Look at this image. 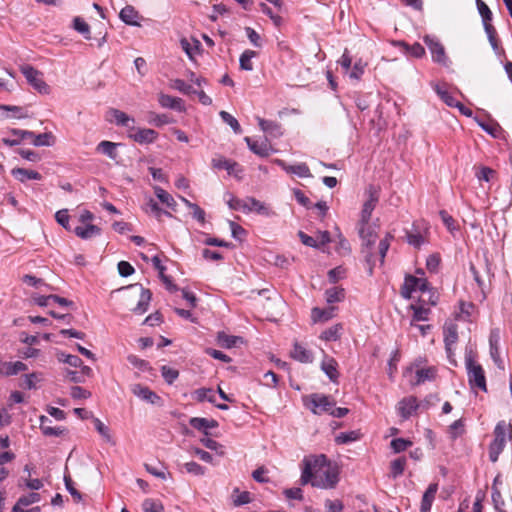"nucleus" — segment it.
I'll use <instances>...</instances> for the list:
<instances>
[{"instance_id": "obj_53", "label": "nucleus", "mask_w": 512, "mask_h": 512, "mask_svg": "<svg viewBox=\"0 0 512 512\" xmlns=\"http://www.w3.org/2000/svg\"><path fill=\"white\" fill-rule=\"evenodd\" d=\"M143 512H163V506L159 501L146 499L142 504Z\"/></svg>"}, {"instance_id": "obj_5", "label": "nucleus", "mask_w": 512, "mask_h": 512, "mask_svg": "<svg viewBox=\"0 0 512 512\" xmlns=\"http://www.w3.org/2000/svg\"><path fill=\"white\" fill-rule=\"evenodd\" d=\"M366 194L368 196V199L364 202L363 208L361 211L360 223H362V224H368V222L370 221L372 212L375 209V207L379 201V191L375 186L370 185L366 190Z\"/></svg>"}, {"instance_id": "obj_54", "label": "nucleus", "mask_w": 512, "mask_h": 512, "mask_svg": "<svg viewBox=\"0 0 512 512\" xmlns=\"http://www.w3.org/2000/svg\"><path fill=\"white\" fill-rule=\"evenodd\" d=\"M161 374L168 384H172L179 376V372L168 366L161 367Z\"/></svg>"}, {"instance_id": "obj_33", "label": "nucleus", "mask_w": 512, "mask_h": 512, "mask_svg": "<svg viewBox=\"0 0 512 512\" xmlns=\"http://www.w3.org/2000/svg\"><path fill=\"white\" fill-rule=\"evenodd\" d=\"M93 423H94L95 429L101 435L103 440H105L107 443H109L111 445L116 444V441L114 440V438L110 432V429L100 419L94 418Z\"/></svg>"}, {"instance_id": "obj_22", "label": "nucleus", "mask_w": 512, "mask_h": 512, "mask_svg": "<svg viewBox=\"0 0 512 512\" xmlns=\"http://www.w3.org/2000/svg\"><path fill=\"white\" fill-rule=\"evenodd\" d=\"M189 424L199 431H202L205 435H208V429L216 428L218 422L214 419H206L200 417H193L189 420Z\"/></svg>"}, {"instance_id": "obj_39", "label": "nucleus", "mask_w": 512, "mask_h": 512, "mask_svg": "<svg viewBox=\"0 0 512 512\" xmlns=\"http://www.w3.org/2000/svg\"><path fill=\"white\" fill-rule=\"evenodd\" d=\"M361 437V433L358 430H353L349 432H342L336 436L335 441L337 444H348L354 441L359 440Z\"/></svg>"}, {"instance_id": "obj_42", "label": "nucleus", "mask_w": 512, "mask_h": 512, "mask_svg": "<svg viewBox=\"0 0 512 512\" xmlns=\"http://www.w3.org/2000/svg\"><path fill=\"white\" fill-rule=\"evenodd\" d=\"M436 369L433 367L422 368L416 371V384L424 383L425 381H431L435 378Z\"/></svg>"}, {"instance_id": "obj_10", "label": "nucleus", "mask_w": 512, "mask_h": 512, "mask_svg": "<svg viewBox=\"0 0 512 512\" xmlns=\"http://www.w3.org/2000/svg\"><path fill=\"white\" fill-rule=\"evenodd\" d=\"M131 392L141 400L156 405L161 402L160 396H158L154 391H152L149 387L144 386L142 384L136 383L132 384Z\"/></svg>"}, {"instance_id": "obj_1", "label": "nucleus", "mask_w": 512, "mask_h": 512, "mask_svg": "<svg viewBox=\"0 0 512 512\" xmlns=\"http://www.w3.org/2000/svg\"><path fill=\"white\" fill-rule=\"evenodd\" d=\"M339 481L338 470L328 463L325 455L304 459L301 483L321 489H333Z\"/></svg>"}, {"instance_id": "obj_28", "label": "nucleus", "mask_w": 512, "mask_h": 512, "mask_svg": "<svg viewBox=\"0 0 512 512\" xmlns=\"http://www.w3.org/2000/svg\"><path fill=\"white\" fill-rule=\"evenodd\" d=\"M120 144L118 143H114V142H111V141H107V140H104V141H101L98 145H97V148L96 150L98 152H101L103 154H105L106 156H108L110 159L112 160H116L117 157H118V153L116 151V148L119 146Z\"/></svg>"}, {"instance_id": "obj_47", "label": "nucleus", "mask_w": 512, "mask_h": 512, "mask_svg": "<svg viewBox=\"0 0 512 512\" xmlns=\"http://www.w3.org/2000/svg\"><path fill=\"white\" fill-rule=\"evenodd\" d=\"M221 119L226 123L228 124L232 129L233 131L236 133V134H240L242 132V129H241V126L239 124V122L237 121V119L235 117H233L231 114H229L228 112L226 111H221L219 113Z\"/></svg>"}, {"instance_id": "obj_16", "label": "nucleus", "mask_w": 512, "mask_h": 512, "mask_svg": "<svg viewBox=\"0 0 512 512\" xmlns=\"http://www.w3.org/2000/svg\"><path fill=\"white\" fill-rule=\"evenodd\" d=\"M417 408H418V402H417L416 397H413V396L403 398L398 403L399 414L404 419H408Z\"/></svg>"}, {"instance_id": "obj_41", "label": "nucleus", "mask_w": 512, "mask_h": 512, "mask_svg": "<svg viewBox=\"0 0 512 512\" xmlns=\"http://www.w3.org/2000/svg\"><path fill=\"white\" fill-rule=\"evenodd\" d=\"M506 441L496 440L494 439L489 446V458L492 462H496L498 460L499 455L503 451L505 447Z\"/></svg>"}, {"instance_id": "obj_58", "label": "nucleus", "mask_w": 512, "mask_h": 512, "mask_svg": "<svg viewBox=\"0 0 512 512\" xmlns=\"http://www.w3.org/2000/svg\"><path fill=\"white\" fill-rule=\"evenodd\" d=\"M172 87L186 95L196 93V90L193 89L191 85L187 84L185 81L181 79L174 80L172 83Z\"/></svg>"}, {"instance_id": "obj_30", "label": "nucleus", "mask_w": 512, "mask_h": 512, "mask_svg": "<svg viewBox=\"0 0 512 512\" xmlns=\"http://www.w3.org/2000/svg\"><path fill=\"white\" fill-rule=\"evenodd\" d=\"M245 141L247 142L249 149L253 153L261 157H266L270 154L271 149L266 142L258 143L256 141H252L251 138L249 137H245Z\"/></svg>"}, {"instance_id": "obj_12", "label": "nucleus", "mask_w": 512, "mask_h": 512, "mask_svg": "<svg viewBox=\"0 0 512 512\" xmlns=\"http://www.w3.org/2000/svg\"><path fill=\"white\" fill-rule=\"evenodd\" d=\"M458 341L457 325L446 323L444 326V343L448 358L451 360L453 355L452 346Z\"/></svg>"}, {"instance_id": "obj_14", "label": "nucleus", "mask_w": 512, "mask_h": 512, "mask_svg": "<svg viewBox=\"0 0 512 512\" xmlns=\"http://www.w3.org/2000/svg\"><path fill=\"white\" fill-rule=\"evenodd\" d=\"M257 120L261 130L268 136L278 138L282 135V126L280 123L276 121L265 120L260 117H257Z\"/></svg>"}, {"instance_id": "obj_17", "label": "nucleus", "mask_w": 512, "mask_h": 512, "mask_svg": "<svg viewBox=\"0 0 512 512\" xmlns=\"http://www.w3.org/2000/svg\"><path fill=\"white\" fill-rule=\"evenodd\" d=\"M213 167L217 169H225L228 174L239 177V173L242 172L241 166L236 162H231L225 158L213 159Z\"/></svg>"}, {"instance_id": "obj_57", "label": "nucleus", "mask_w": 512, "mask_h": 512, "mask_svg": "<svg viewBox=\"0 0 512 512\" xmlns=\"http://www.w3.org/2000/svg\"><path fill=\"white\" fill-rule=\"evenodd\" d=\"M411 445V441L403 438H396L391 441V448L394 450L395 453L405 451Z\"/></svg>"}, {"instance_id": "obj_11", "label": "nucleus", "mask_w": 512, "mask_h": 512, "mask_svg": "<svg viewBox=\"0 0 512 512\" xmlns=\"http://www.w3.org/2000/svg\"><path fill=\"white\" fill-rule=\"evenodd\" d=\"M130 288H136L139 290V300L137 302V305L132 308L131 310L138 315L144 314L149 307V303L151 300V292L149 289L143 288L141 285L135 284L131 285Z\"/></svg>"}, {"instance_id": "obj_50", "label": "nucleus", "mask_w": 512, "mask_h": 512, "mask_svg": "<svg viewBox=\"0 0 512 512\" xmlns=\"http://www.w3.org/2000/svg\"><path fill=\"white\" fill-rule=\"evenodd\" d=\"M406 465V459L405 458H397L391 462L390 469H391V476L393 478H397L400 476L405 469Z\"/></svg>"}, {"instance_id": "obj_2", "label": "nucleus", "mask_w": 512, "mask_h": 512, "mask_svg": "<svg viewBox=\"0 0 512 512\" xmlns=\"http://www.w3.org/2000/svg\"><path fill=\"white\" fill-rule=\"evenodd\" d=\"M359 235H360V238L362 239V247H363L362 252L365 254V259H366L367 263L370 265L369 272L371 274L374 264L372 263L373 255L370 253L369 250L375 244L376 239L378 237L377 227L375 225H371L369 223L368 224L360 223Z\"/></svg>"}, {"instance_id": "obj_25", "label": "nucleus", "mask_w": 512, "mask_h": 512, "mask_svg": "<svg viewBox=\"0 0 512 512\" xmlns=\"http://www.w3.org/2000/svg\"><path fill=\"white\" fill-rule=\"evenodd\" d=\"M109 121L115 122L119 126L128 127L130 122H134L133 118H130L126 113L118 109H110L108 111Z\"/></svg>"}, {"instance_id": "obj_35", "label": "nucleus", "mask_w": 512, "mask_h": 512, "mask_svg": "<svg viewBox=\"0 0 512 512\" xmlns=\"http://www.w3.org/2000/svg\"><path fill=\"white\" fill-rule=\"evenodd\" d=\"M334 308L330 307L327 309L313 308L311 312V318L314 322L327 321L333 317Z\"/></svg>"}, {"instance_id": "obj_6", "label": "nucleus", "mask_w": 512, "mask_h": 512, "mask_svg": "<svg viewBox=\"0 0 512 512\" xmlns=\"http://www.w3.org/2000/svg\"><path fill=\"white\" fill-rule=\"evenodd\" d=\"M424 43L427 45L428 49L431 52L432 59L434 62L441 64L443 66L448 65V58L445 53L444 46L439 42L435 37L426 35L424 37Z\"/></svg>"}, {"instance_id": "obj_18", "label": "nucleus", "mask_w": 512, "mask_h": 512, "mask_svg": "<svg viewBox=\"0 0 512 512\" xmlns=\"http://www.w3.org/2000/svg\"><path fill=\"white\" fill-rule=\"evenodd\" d=\"M12 176L17 179L18 181L24 183L28 180H41L42 175L35 171V170H29L25 168H14L11 170Z\"/></svg>"}, {"instance_id": "obj_4", "label": "nucleus", "mask_w": 512, "mask_h": 512, "mask_svg": "<svg viewBox=\"0 0 512 512\" xmlns=\"http://www.w3.org/2000/svg\"><path fill=\"white\" fill-rule=\"evenodd\" d=\"M28 83L40 93H48L49 86L42 79V73L30 65H23L20 68Z\"/></svg>"}, {"instance_id": "obj_64", "label": "nucleus", "mask_w": 512, "mask_h": 512, "mask_svg": "<svg viewBox=\"0 0 512 512\" xmlns=\"http://www.w3.org/2000/svg\"><path fill=\"white\" fill-rule=\"evenodd\" d=\"M326 512H341L343 510V503L340 500L325 501Z\"/></svg>"}, {"instance_id": "obj_27", "label": "nucleus", "mask_w": 512, "mask_h": 512, "mask_svg": "<svg viewBox=\"0 0 512 512\" xmlns=\"http://www.w3.org/2000/svg\"><path fill=\"white\" fill-rule=\"evenodd\" d=\"M337 366L336 360L329 357H326L321 363V369L331 381H336L338 378Z\"/></svg>"}, {"instance_id": "obj_19", "label": "nucleus", "mask_w": 512, "mask_h": 512, "mask_svg": "<svg viewBox=\"0 0 512 512\" xmlns=\"http://www.w3.org/2000/svg\"><path fill=\"white\" fill-rule=\"evenodd\" d=\"M120 19L126 23L127 25L131 26H139V13L136 11V9L131 5H126L119 13Z\"/></svg>"}, {"instance_id": "obj_43", "label": "nucleus", "mask_w": 512, "mask_h": 512, "mask_svg": "<svg viewBox=\"0 0 512 512\" xmlns=\"http://www.w3.org/2000/svg\"><path fill=\"white\" fill-rule=\"evenodd\" d=\"M257 53L252 50L244 51L239 59L240 68L242 70L251 71L253 70L252 58L256 57Z\"/></svg>"}, {"instance_id": "obj_63", "label": "nucleus", "mask_w": 512, "mask_h": 512, "mask_svg": "<svg viewBox=\"0 0 512 512\" xmlns=\"http://www.w3.org/2000/svg\"><path fill=\"white\" fill-rule=\"evenodd\" d=\"M184 467L188 473L195 476H202L205 473V468L194 461L185 463Z\"/></svg>"}, {"instance_id": "obj_59", "label": "nucleus", "mask_w": 512, "mask_h": 512, "mask_svg": "<svg viewBox=\"0 0 512 512\" xmlns=\"http://www.w3.org/2000/svg\"><path fill=\"white\" fill-rule=\"evenodd\" d=\"M200 46V42L194 40L193 44H191L187 39L181 40V47L186 52V54L192 58L194 53L198 50Z\"/></svg>"}, {"instance_id": "obj_20", "label": "nucleus", "mask_w": 512, "mask_h": 512, "mask_svg": "<svg viewBox=\"0 0 512 512\" xmlns=\"http://www.w3.org/2000/svg\"><path fill=\"white\" fill-rule=\"evenodd\" d=\"M279 165L287 172L291 174H295L301 178L311 177V172L307 164L299 163L296 165H287L283 161H279Z\"/></svg>"}, {"instance_id": "obj_21", "label": "nucleus", "mask_w": 512, "mask_h": 512, "mask_svg": "<svg viewBox=\"0 0 512 512\" xmlns=\"http://www.w3.org/2000/svg\"><path fill=\"white\" fill-rule=\"evenodd\" d=\"M438 490V485L436 483H431L426 491L423 494L420 511L421 512H428L431 509L432 503L435 499V495Z\"/></svg>"}, {"instance_id": "obj_40", "label": "nucleus", "mask_w": 512, "mask_h": 512, "mask_svg": "<svg viewBox=\"0 0 512 512\" xmlns=\"http://www.w3.org/2000/svg\"><path fill=\"white\" fill-rule=\"evenodd\" d=\"M154 191H155V195L157 196V198L163 204H165L167 207L175 210L176 202H175L174 198L167 191H165L164 189H162L160 187H155Z\"/></svg>"}, {"instance_id": "obj_46", "label": "nucleus", "mask_w": 512, "mask_h": 512, "mask_svg": "<svg viewBox=\"0 0 512 512\" xmlns=\"http://www.w3.org/2000/svg\"><path fill=\"white\" fill-rule=\"evenodd\" d=\"M180 199L185 203V205L192 210L193 217L199 221L200 223L205 222V211L199 207L197 204L190 202L184 197H180Z\"/></svg>"}, {"instance_id": "obj_37", "label": "nucleus", "mask_w": 512, "mask_h": 512, "mask_svg": "<svg viewBox=\"0 0 512 512\" xmlns=\"http://www.w3.org/2000/svg\"><path fill=\"white\" fill-rule=\"evenodd\" d=\"M326 301L329 304L340 302L345 297V291L343 288L340 287H332L326 290Z\"/></svg>"}, {"instance_id": "obj_38", "label": "nucleus", "mask_w": 512, "mask_h": 512, "mask_svg": "<svg viewBox=\"0 0 512 512\" xmlns=\"http://www.w3.org/2000/svg\"><path fill=\"white\" fill-rule=\"evenodd\" d=\"M342 330L341 324H335L325 331H323L320 335V338L325 341H336L340 338Z\"/></svg>"}, {"instance_id": "obj_9", "label": "nucleus", "mask_w": 512, "mask_h": 512, "mask_svg": "<svg viewBox=\"0 0 512 512\" xmlns=\"http://www.w3.org/2000/svg\"><path fill=\"white\" fill-rule=\"evenodd\" d=\"M311 404V410L315 414H330L331 409L335 406V402L330 397L321 394H312Z\"/></svg>"}, {"instance_id": "obj_44", "label": "nucleus", "mask_w": 512, "mask_h": 512, "mask_svg": "<svg viewBox=\"0 0 512 512\" xmlns=\"http://www.w3.org/2000/svg\"><path fill=\"white\" fill-rule=\"evenodd\" d=\"M54 141L55 138L52 133H41L35 134L34 139L32 140V144L37 147L52 146Z\"/></svg>"}, {"instance_id": "obj_26", "label": "nucleus", "mask_w": 512, "mask_h": 512, "mask_svg": "<svg viewBox=\"0 0 512 512\" xmlns=\"http://www.w3.org/2000/svg\"><path fill=\"white\" fill-rule=\"evenodd\" d=\"M51 420L46 416L40 417V429L45 436H60L63 434L64 429L61 427L51 426Z\"/></svg>"}, {"instance_id": "obj_52", "label": "nucleus", "mask_w": 512, "mask_h": 512, "mask_svg": "<svg viewBox=\"0 0 512 512\" xmlns=\"http://www.w3.org/2000/svg\"><path fill=\"white\" fill-rule=\"evenodd\" d=\"M0 110L13 112V115L11 117L16 119L28 117L27 111L20 106L0 105Z\"/></svg>"}, {"instance_id": "obj_7", "label": "nucleus", "mask_w": 512, "mask_h": 512, "mask_svg": "<svg viewBox=\"0 0 512 512\" xmlns=\"http://www.w3.org/2000/svg\"><path fill=\"white\" fill-rule=\"evenodd\" d=\"M421 291L425 292L428 290V282L425 278H418L412 275H409L405 278L404 285L402 287L401 294L404 298H411V293L413 291Z\"/></svg>"}, {"instance_id": "obj_23", "label": "nucleus", "mask_w": 512, "mask_h": 512, "mask_svg": "<svg viewBox=\"0 0 512 512\" xmlns=\"http://www.w3.org/2000/svg\"><path fill=\"white\" fill-rule=\"evenodd\" d=\"M291 357L301 363H311L313 361L312 352L297 342L291 351Z\"/></svg>"}, {"instance_id": "obj_48", "label": "nucleus", "mask_w": 512, "mask_h": 512, "mask_svg": "<svg viewBox=\"0 0 512 512\" xmlns=\"http://www.w3.org/2000/svg\"><path fill=\"white\" fill-rule=\"evenodd\" d=\"M15 455L12 452L0 453V482L3 481L7 475L8 470L4 467L5 463H8L14 459Z\"/></svg>"}, {"instance_id": "obj_60", "label": "nucleus", "mask_w": 512, "mask_h": 512, "mask_svg": "<svg viewBox=\"0 0 512 512\" xmlns=\"http://www.w3.org/2000/svg\"><path fill=\"white\" fill-rule=\"evenodd\" d=\"M439 215L444 223V225L447 227V229L453 233L454 231L458 230V227L455 224V220L451 215H449L445 210H441L439 212Z\"/></svg>"}, {"instance_id": "obj_45", "label": "nucleus", "mask_w": 512, "mask_h": 512, "mask_svg": "<svg viewBox=\"0 0 512 512\" xmlns=\"http://www.w3.org/2000/svg\"><path fill=\"white\" fill-rule=\"evenodd\" d=\"M194 398L199 402L207 400L210 403H215L216 400L214 391L211 388H199L195 390Z\"/></svg>"}, {"instance_id": "obj_34", "label": "nucleus", "mask_w": 512, "mask_h": 512, "mask_svg": "<svg viewBox=\"0 0 512 512\" xmlns=\"http://www.w3.org/2000/svg\"><path fill=\"white\" fill-rule=\"evenodd\" d=\"M500 334L497 329L492 330L489 336L490 354L495 362L499 359Z\"/></svg>"}, {"instance_id": "obj_13", "label": "nucleus", "mask_w": 512, "mask_h": 512, "mask_svg": "<svg viewBox=\"0 0 512 512\" xmlns=\"http://www.w3.org/2000/svg\"><path fill=\"white\" fill-rule=\"evenodd\" d=\"M133 133L129 134L130 138H132L135 142L140 144H149L156 140L158 133L153 129H134L132 128Z\"/></svg>"}, {"instance_id": "obj_49", "label": "nucleus", "mask_w": 512, "mask_h": 512, "mask_svg": "<svg viewBox=\"0 0 512 512\" xmlns=\"http://www.w3.org/2000/svg\"><path fill=\"white\" fill-rule=\"evenodd\" d=\"M40 501V494L36 492H31L28 495L21 496L17 503L14 506L18 507H26L33 503H37Z\"/></svg>"}, {"instance_id": "obj_61", "label": "nucleus", "mask_w": 512, "mask_h": 512, "mask_svg": "<svg viewBox=\"0 0 512 512\" xmlns=\"http://www.w3.org/2000/svg\"><path fill=\"white\" fill-rule=\"evenodd\" d=\"M496 175V171L489 167H481L478 172H476V177L479 181H490Z\"/></svg>"}, {"instance_id": "obj_24", "label": "nucleus", "mask_w": 512, "mask_h": 512, "mask_svg": "<svg viewBox=\"0 0 512 512\" xmlns=\"http://www.w3.org/2000/svg\"><path fill=\"white\" fill-rule=\"evenodd\" d=\"M218 344L226 349L236 347L243 343V338L240 336L228 335L225 332H219L217 335Z\"/></svg>"}, {"instance_id": "obj_51", "label": "nucleus", "mask_w": 512, "mask_h": 512, "mask_svg": "<svg viewBox=\"0 0 512 512\" xmlns=\"http://www.w3.org/2000/svg\"><path fill=\"white\" fill-rule=\"evenodd\" d=\"M73 27L76 31L83 34L86 39H90V27L82 18L75 17Z\"/></svg>"}, {"instance_id": "obj_55", "label": "nucleus", "mask_w": 512, "mask_h": 512, "mask_svg": "<svg viewBox=\"0 0 512 512\" xmlns=\"http://www.w3.org/2000/svg\"><path fill=\"white\" fill-rule=\"evenodd\" d=\"M436 92L441 98V100L450 107H456L458 105V102L449 92L446 90L441 89L440 87H436Z\"/></svg>"}, {"instance_id": "obj_3", "label": "nucleus", "mask_w": 512, "mask_h": 512, "mask_svg": "<svg viewBox=\"0 0 512 512\" xmlns=\"http://www.w3.org/2000/svg\"><path fill=\"white\" fill-rule=\"evenodd\" d=\"M466 368L469 384L472 388H478L484 392L487 391L484 370L477 364L471 356L466 357Z\"/></svg>"}, {"instance_id": "obj_31", "label": "nucleus", "mask_w": 512, "mask_h": 512, "mask_svg": "<svg viewBox=\"0 0 512 512\" xmlns=\"http://www.w3.org/2000/svg\"><path fill=\"white\" fill-rule=\"evenodd\" d=\"M75 234L82 239H89L100 235L101 229L96 225L78 226L74 229Z\"/></svg>"}, {"instance_id": "obj_62", "label": "nucleus", "mask_w": 512, "mask_h": 512, "mask_svg": "<svg viewBox=\"0 0 512 512\" xmlns=\"http://www.w3.org/2000/svg\"><path fill=\"white\" fill-rule=\"evenodd\" d=\"M147 207L156 216L158 220H161L162 215H166L169 217L172 216L171 213L160 208L159 205L152 199H150L149 202L147 203Z\"/></svg>"}, {"instance_id": "obj_8", "label": "nucleus", "mask_w": 512, "mask_h": 512, "mask_svg": "<svg viewBox=\"0 0 512 512\" xmlns=\"http://www.w3.org/2000/svg\"><path fill=\"white\" fill-rule=\"evenodd\" d=\"M428 232V226L425 222H416L410 231H406L407 242L419 248L425 242L424 234Z\"/></svg>"}, {"instance_id": "obj_36", "label": "nucleus", "mask_w": 512, "mask_h": 512, "mask_svg": "<svg viewBox=\"0 0 512 512\" xmlns=\"http://www.w3.org/2000/svg\"><path fill=\"white\" fill-rule=\"evenodd\" d=\"M396 45L403 47L406 53H409L410 55L416 58H421L425 54L424 47L419 43H414L413 45L410 46L403 41H399L396 43Z\"/></svg>"}, {"instance_id": "obj_56", "label": "nucleus", "mask_w": 512, "mask_h": 512, "mask_svg": "<svg viewBox=\"0 0 512 512\" xmlns=\"http://www.w3.org/2000/svg\"><path fill=\"white\" fill-rule=\"evenodd\" d=\"M64 482H65V487L66 489L69 491V493L72 495V497L74 498V500L76 502H80L81 499H82V496L80 494L79 491H77L74 487V483L70 477V475L68 474H65L64 475Z\"/></svg>"}, {"instance_id": "obj_32", "label": "nucleus", "mask_w": 512, "mask_h": 512, "mask_svg": "<svg viewBox=\"0 0 512 512\" xmlns=\"http://www.w3.org/2000/svg\"><path fill=\"white\" fill-rule=\"evenodd\" d=\"M27 365L21 361L16 362H4L2 364V372L7 376L16 375L19 372L26 371Z\"/></svg>"}, {"instance_id": "obj_29", "label": "nucleus", "mask_w": 512, "mask_h": 512, "mask_svg": "<svg viewBox=\"0 0 512 512\" xmlns=\"http://www.w3.org/2000/svg\"><path fill=\"white\" fill-rule=\"evenodd\" d=\"M247 206L246 209H245V213H249V212H256L260 215H266L268 216L270 214V211L269 209L265 206L264 203L260 202L259 200L253 198V197H248L247 198Z\"/></svg>"}, {"instance_id": "obj_15", "label": "nucleus", "mask_w": 512, "mask_h": 512, "mask_svg": "<svg viewBox=\"0 0 512 512\" xmlns=\"http://www.w3.org/2000/svg\"><path fill=\"white\" fill-rule=\"evenodd\" d=\"M158 102L163 108H170L182 112L185 110L183 100L164 93L158 95Z\"/></svg>"}]
</instances>
